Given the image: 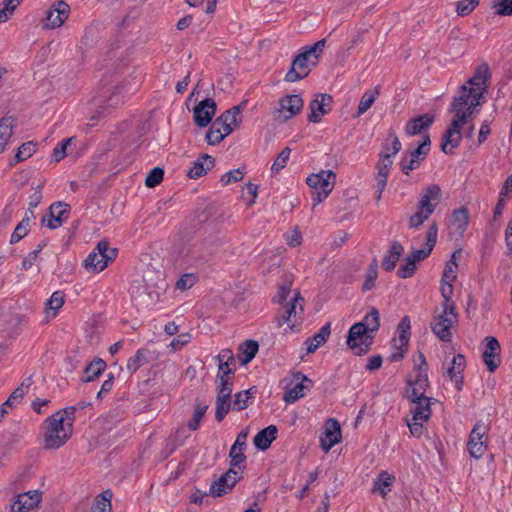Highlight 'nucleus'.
Returning <instances> with one entry per match:
<instances>
[{
	"instance_id": "obj_14",
	"label": "nucleus",
	"mask_w": 512,
	"mask_h": 512,
	"mask_svg": "<svg viewBox=\"0 0 512 512\" xmlns=\"http://www.w3.org/2000/svg\"><path fill=\"white\" fill-rule=\"evenodd\" d=\"M311 380L301 373L293 376L290 383L286 386L283 400L287 404H292L305 396L311 387Z\"/></svg>"
},
{
	"instance_id": "obj_18",
	"label": "nucleus",
	"mask_w": 512,
	"mask_h": 512,
	"mask_svg": "<svg viewBox=\"0 0 512 512\" xmlns=\"http://www.w3.org/2000/svg\"><path fill=\"white\" fill-rule=\"evenodd\" d=\"M240 479V473L236 469L230 468L225 474H223L217 481L210 486V495L213 497H220L235 486Z\"/></svg>"
},
{
	"instance_id": "obj_37",
	"label": "nucleus",
	"mask_w": 512,
	"mask_h": 512,
	"mask_svg": "<svg viewBox=\"0 0 512 512\" xmlns=\"http://www.w3.org/2000/svg\"><path fill=\"white\" fill-rule=\"evenodd\" d=\"M32 385V379L29 377L25 379L19 387H17L9 398L3 403L6 407L16 406L21 402L24 395L28 392L30 386Z\"/></svg>"
},
{
	"instance_id": "obj_57",
	"label": "nucleus",
	"mask_w": 512,
	"mask_h": 512,
	"mask_svg": "<svg viewBox=\"0 0 512 512\" xmlns=\"http://www.w3.org/2000/svg\"><path fill=\"white\" fill-rule=\"evenodd\" d=\"M164 177V171L160 167H155L148 173L145 179V185L149 188H153L159 185Z\"/></svg>"
},
{
	"instance_id": "obj_32",
	"label": "nucleus",
	"mask_w": 512,
	"mask_h": 512,
	"mask_svg": "<svg viewBox=\"0 0 512 512\" xmlns=\"http://www.w3.org/2000/svg\"><path fill=\"white\" fill-rule=\"evenodd\" d=\"M395 482V476L389 474L386 471H382L375 479L372 492L379 494L385 498L391 491V488Z\"/></svg>"
},
{
	"instance_id": "obj_4",
	"label": "nucleus",
	"mask_w": 512,
	"mask_h": 512,
	"mask_svg": "<svg viewBox=\"0 0 512 512\" xmlns=\"http://www.w3.org/2000/svg\"><path fill=\"white\" fill-rule=\"evenodd\" d=\"M462 105L463 103L461 102H451L450 111H453L455 114L442 138L441 150L445 154L453 153V150L460 145L462 139L461 128L472 115Z\"/></svg>"
},
{
	"instance_id": "obj_36",
	"label": "nucleus",
	"mask_w": 512,
	"mask_h": 512,
	"mask_svg": "<svg viewBox=\"0 0 512 512\" xmlns=\"http://www.w3.org/2000/svg\"><path fill=\"white\" fill-rule=\"evenodd\" d=\"M293 284V278L291 275L284 277L283 281L278 285L276 294L273 296V302L279 305H284L289 295L291 294V288Z\"/></svg>"
},
{
	"instance_id": "obj_55",
	"label": "nucleus",
	"mask_w": 512,
	"mask_h": 512,
	"mask_svg": "<svg viewBox=\"0 0 512 512\" xmlns=\"http://www.w3.org/2000/svg\"><path fill=\"white\" fill-rule=\"evenodd\" d=\"M407 261L404 264H401L398 269V275L402 278H408L411 277L419 263V260L421 258H406Z\"/></svg>"
},
{
	"instance_id": "obj_17",
	"label": "nucleus",
	"mask_w": 512,
	"mask_h": 512,
	"mask_svg": "<svg viewBox=\"0 0 512 512\" xmlns=\"http://www.w3.org/2000/svg\"><path fill=\"white\" fill-rule=\"evenodd\" d=\"M332 102V96L328 94H317L309 103L310 113L307 117L308 121L312 123L320 122L322 116L330 112Z\"/></svg>"
},
{
	"instance_id": "obj_29",
	"label": "nucleus",
	"mask_w": 512,
	"mask_h": 512,
	"mask_svg": "<svg viewBox=\"0 0 512 512\" xmlns=\"http://www.w3.org/2000/svg\"><path fill=\"white\" fill-rule=\"evenodd\" d=\"M434 122V116L430 114L419 115L407 122L405 133L414 136L427 130Z\"/></svg>"
},
{
	"instance_id": "obj_58",
	"label": "nucleus",
	"mask_w": 512,
	"mask_h": 512,
	"mask_svg": "<svg viewBox=\"0 0 512 512\" xmlns=\"http://www.w3.org/2000/svg\"><path fill=\"white\" fill-rule=\"evenodd\" d=\"M244 174L245 172L240 168L230 170L222 175L220 182L224 186L229 185L231 183H236L243 179Z\"/></svg>"
},
{
	"instance_id": "obj_23",
	"label": "nucleus",
	"mask_w": 512,
	"mask_h": 512,
	"mask_svg": "<svg viewBox=\"0 0 512 512\" xmlns=\"http://www.w3.org/2000/svg\"><path fill=\"white\" fill-rule=\"evenodd\" d=\"M468 222L469 213L467 208L461 207L453 211L448 223L449 235L456 238L462 237L467 229Z\"/></svg>"
},
{
	"instance_id": "obj_47",
	"label": "nucleus",
	"mask_w": 512,
	"mask_h": 512,
	"mask_svg": "<svg viewBox=\"0 0 512 512\" xmlns=\"http://www.w3.org/2000/svg\"><path fill=\"white\" fill-rule=\"evenodd\" d=\"M410 337H411L410 318L408 316H404L400 320V322L396 328L395 336L393 338L410 341Z\"/></svg>"
},
{
	"instance_id": "obj_2",
	"label": "nucleus",
	"mask_w": 512,
	"mask_h": 512,
	"mask_svg": "<svg viewBox=\"0 0 512 512\" xmlns=\"http://www.w3.org/2000/svg\"><path fill=\"white\" fill-rule=\"evenodd\" d=\"M490 77L489 67L487 64L480 65L472 78L467 84L462 85L459 94L453 97L452 102H461L462 106L473 114L474 109L480 105V99L483 97L487 89V81Z\"/></svg>"
},
{
	"instance_id": "obj_5",
	"label": "nucleus",
	"mask_w": 512,
	"mask_h": 512,
	"mask_svg": "<svg viewBox=\"0 0 512 512\" xmlns=\"http://www.w3.org/2000/svg\"><path fill=\"white\" fill-rule=\"evenodd\" d=\"M389 139L392 141V152H380L379 160L376 164L377 173L375 175V199L377 201L381 199L382 193L386 188L390 170L394 162V157L401 151L402 148V144L393 130H389Z\"/></svg>"
},
{
	"instance_id": "obj_13",
	"label": "nucleus",
	"mask_w": 512,
	"mask_h": 512,
	"mask_svg": "<svg viewBox=\"0 0 512 512\" xmlns=\"http://www.w3.org/2000/svg\"><path fill=\"white\" fill-rule=\"evenodd\" d=\"M286 307H288V308L284 312V314L277 318V325L279 327H282L285 324H287V326L284 328V333L297 331L298 324H295V323L291 324L290 322H291V318L298 314V310L300 312L303 311L304 298L301 296V294L298 291H294L293 295L290 298V301L286 304Z\"/></svg>"
},
{
	"instance_id": "obj_56",
	"label": "nucleus",
	"mask_w": 512,
	"mask_h": 512,
	"mask_svg": "<svg viewBox=\"0 0 512 512\" xmlns=\"http://www.w3.org/2000/svg\"><path fill=\"white\" fill-rule=\"evenodd\" d=\"M290 153L291 149L286 147L278 154L271 167L272 173H278L280 170L286 167Z\"/></svg>"
},
{
	"instance_id": "obj_51",
	"label": "nucleus",
	"mask_w": 512,
	"mask_h": 512,
	"mask_svg": "<svg viewBox=\"0 0 512 512\" xmlns=\"http://www.w3.org/2000/svg\"><path fill=\"white\" fill-rule=\"evenodd\" d=\"M258 348H259V346L256 341H253V340L246 341L241 348L242 363L246 364V363L250 362L257 354Z\"/></svg>"
},
{
	"instance_id": "obj_35",
	"label": "nucleus",
	"mask_w": 512,
	"mask_h": 512,
	"mask_svg": "<svg viewBox=\"0 0 512 512\" xmlns=\"http://www.w3.org/2000/svg\"><path fill=\"white\" fill-rule=\"evenodd\" d=\"M65 302L64 293L55 291L46 302L45 313L48 319L54 318Z\"/></svg>"
},
{
	"instance_id": "obj_21",
	"label": "nucleus",
	"mask_w": 512,
	"mask_h": 512,
	"mask_svg": "<svg viewBox=\"0 0 512 512\" xmlns=\"http://www.w3.org/2000/svg\"><path fill=\"white\" fill-rule=\"evenodd\" d=\"M42 500L39 490L19 494L11 505V512H29L36 508Z\"/></svg>"
},
{
	"instance_id": "obj_24",
	"label": "nucleus",
	"mask_w": 512,
	"mask_h": 512,
	"mask_svg": "<svg viewBox=\"0 0 512 512\" xmlns=\"http://www.w3.org/2000/svg\"><path fill=\"white\" fill-rule=\"evenodd\" d=\"M70 7L67 3L59 1L53 5L46 14L45 28L54 29L60 27L68 18Z\"/></svg>"
},
{
	"instance_id": "obj_26",
	"label": "nucleus",
	"mask_w": 512,
	"mask_h": 512,
	"mask_svg": "<svg viewBox=\"0 0 512 512\" xmlns=\"http://www.w3.org/2000/svg\"><path fill=\"white\" fill-rule=\"evenodd\" d=\"M438 237V227L435 223L428 228L424 241L419 248L411 251L408 256H429L433 251Z\"/></svg>"
},
{
	"instance_id": "obj_19",
	"label": "nucleus",
	"mask_w": 512,
	"mask_h": 512,
	"mask_svg": "<svg viewBox=\"0 0 512 512\" xmlns=\"http://www.w3.org/2000/svg\"><path fill=\"white\" fill-rule=\"evenodd\" d=\"M216 109L213 99L207 98L200 101L193 109L194 123L199 127H206L215 115Z\"/></svg>"
},
{
	"instance_id": "obj_48",
	"label": "nucleus",
	"mask_w": 512,
	"mask_h": 512,
	"mask_svg": "<svg viewBox=\"0 0 512 512\" xmlns=\"http://www.w3.org/2000/svg\"><path fill=\"white\" fill-rule=\"evenodd\" d=\"M29 223H30V217H24L15 227L10 242L11 243H17L21 239H23L29 231Z\"/></svg>"
},
{
	"instance_id": "obj_63",
	"label": "nucleus",
	"mask_w": 512,
	"mask_h": 512,
	"mask_svg": "<svg viewBox=\"0 0 512 512\" xmlns=\"http://www.w3.org/2000/svg\"><path fill=\"white\" fill-rule=\"evenodd\" d=\"M72 138L63 139L53 149L52 157L55 162L61 161L66 156L67 146L70 144Z\"/></svg>"
},
{
	"instance_id": "obj_28",
	"label": "nucleus",
	"mask_w": 512,
	"mask_h": 512,
	"mask_svg": "<svg viewBox=\"0 0 512 512\" xmlns=\"http://www.w3.org/2000/svg\"><path fill=\"white\" fill-rule=\"evenodd\" d=\"M215 158L208 154H203L192 162V166L187 172V176L191 179H198L205 175L212 167H214Z\"/></svg>"
},
{
	"instance_id": "obj_40",
	"label": "nucleus",
	"mask_w": 512,
	"mask_h": 512,
	"mask_svg": "<svg viewBox=\"0 0 512 512\" xmlns=\"http://www.w3.org/2000/svg\"><path fill=\"white\" fill-rule=\"evenodd\" d=\"M112 492L110 490L103 491L96 496L91 512H111Z\"/></svg>"
},
{
	"instance_id": "obj_11",
	"label": "nucleus",
	"mask_w": 512,
	"mask_h": 512,
	"mask_svg": "<svg viewBox=\"0 0 512 512\" xmlns=\"http://www.w3.org/2000/svg\"><path fill=\"white\" fill-rule=\"evenodd\" d=\"M373 335L365 331L362 324L355 323L351 326L347 345L356 355H362L368 352L372 344Z\"/></svg>"
},
{
	"instance_id": "obj_64",
	"label": "nucleus",
	"mask_w": 512,
	"mask_h": 512,
	"mask_svg": "<svg viewBox=\"0 0 512 512\" xmlns=\"http://www.w3.org/2000/svg\"><path fill=\"white\" fill-rule=\"evenodd\" d=\"M432 213H425L424 210L417 209L416 213L410 216L409 227L417 228L422 225Z\"/></svg>"
},
{
	"instance_id": "obj_7",
	"label": "nucleus",
	"mask_w": 512,
	"mask_h": 512,
	"mask_svg": "<svg viewBox=\"0 0 512 512\" xmlns=\"http://www.w3.org/2000/svg\"><path fill=\"white\" fill-rule=\"evenodd\" d=\"M412 406L410 413L412 417L407 419V426L410 433L414 437H420L423 432V425L430 419L432 410L431 405L434 400L429 397H414L410 398Z\"/></svg>"
},
{
	"instance_id": "obj_50",
	"label": "nucleus",
	"mask_w": 512,
	"mask_h": 512,
	"mask_svg": "<svg viewBox=\"0 0 512 512\" xmlns=\"http://www.w3.org/2000/svg\"><path fill=\"white\" fill-rule=\"evenodd\" d=\"M231 407L230 397L217 396L215 417L220 422L228 414Z\"/></svg>"
},
{
	"instance_id": "obj_34",
	"label": "nucleus",
	"mask_w": 512,
	"mask_h": 512,
	"mask_svg": "<svg viewBox=\"0 0 512 512\" xmlns=\"http://www.w3.org/2000/svg\"><path fill=\"white\" fill-rule=\"evenodd\" d=\"M330 335V324L324 325L318 333L313 337L308 338L305 342L306 350L308 353L315 352L321 345H323Z\"/></svg>"
},
{
	"instance_id": "obj_60",
	"label": "nucleus",
	"mask_w": 512,
	"mask_h": 512,
	"mask_svg": "<svg viewBox=\"0 0 512 512\" xmlns=\"http://www.w3.org/2000/svg\"><path fill=\"white\" fill-rule=\"evenodd\" d=\"M227 135L222 133V130L215 127L214 123L210 126L206 134V140L210 145L219 144Z\"/></svg>"
},
{
	"instance_id": "obj_27",
	"label": "nucleus",
	"mask_w": 512,
	"mask_h": 512,
	"mask_svg": "<svg viewBox=\"0 0 512 512\" xmlns=\"http://www.w3.org/2000/svg\"><path fill=\"white\" fill-rule=\"evenodd\" d=\"M466 367V360L462 354L453 357L451 366L447 369V376L454 382L457 390L462 389L463 385V372Z\"/></svg>"
},
{
	"instance_id": "obj_46",
	"label": "nucleus",
	"mask_w": 512,
	"mask_h": 512,
	"mask_svg": "<svg viewBox=\"0 0 512 512\" xmlns=\"http://www.w3.org/2000/svg\"><path fill=\"white\" fill-rule=\"evenodd\" d=\"M229 456L231 459L230 468L236 469L241 474L244 468V462L246 460V457L244 456V450L231 447Z\"/></svg>"
},
{
	"instance_id": "obj_15",
	"label": "nucleus",
	"mask_w": 512,
	"mask_h": 512,
	"mask_svg": "<svg viewBox=\"0 0 512 512\" xmlns=\"http://www.w3.org/2000/svg\"><path fill=\"white\" fill-rule=\"evenodd\" d=\"M70 206L64 202H55L50 205L46 214L42 216L41 224L50 229L59 228L69 217Z\"/></svg>"
},
{
	"instance_id": "obj_42",
	"label": "nucleus",
	"mask_w": 512,
	"mask_h": 512,
	"mask_svg": "<svg viewBox=\"0 0 512 512\" xmlns=\"http://www.w3.org/2000/svg\"><path fill=\"white\" fill-rule=\"evenodd\" d=\"M105 368L106 363L101 359L91 362L84 371L83 381H93L105 370Z\"/></svg>"
},
{
	"instance_id": "obj_3",
	"label": "nucleus",
	"mask_w": 512,
	"mask_h": 512,
	"mask_svg": "<svg viewBox=\"0 0 512 512\" xmlns=\"http://www.w3.org/2000/svg\"><path fill=\"white\" fill-rule=\"evenodd\" d=\"M326 45V40L321 39L310 46H305L292 61L291 68L285 75L287 82H296L307 77L311 71L309 65L316 66L320 55Z\"/></svg>"
},
{
	"instance_id": "obj_49",
	"label": "nucleus",
	"mask_w": 512,
	"mask_h": 512,
	"mask_svg": "<svg viewBox=\"0 0 512 512\" xmlns=\"http://www.w3.org/2000/svg\"><path fill=\"white\" fill-rule=\"evenodd\" d=\"M234 378H216L217 396L231 397Z\"/></svg>"
},
{
	"instance_id": "obj_30",
	"label": "nucleus",
	"mask_w": 512,
	"mask_h": 512,
	"mask_svg": "<svg viewBox=\"0 0 512 512\" xmlns=\"http://www.w3.org/2000/svg\"><path fill=\"white\" fill-rule=\"evenodd\" d=\"M240 113V106L232 107L225 111L213 122L215 127L222 130L225 135H230L233 131L232 125L236 124V116Z\"/></svg>"
},
{
	"instance_id": "obj_38",
	"label": "nucleus",
	"mask_w": 512,
	"mask_h": 512,
	"mask_svg": "<svg viewBox=\"0 0 512 512\" xmlns=\"http://www.w3.org/2000/svg\"><path fill=\"white\" fill-rule=\"evenodd\" d=\"M13 124L14 119L11 117H4L0 120V153L4 151L13 134Z\"/></svg>"
},
{
	"instance_id": "obj_9",
	"label": "nucleus",
	"mask_w": 512,
	"mask_h": 512,
	"mask_svg": "<svg viewBox=\"0 0 512 512\" xmlns=\"http://www.w3.org/2000/svg\"><path fill=\"white\" fill-rule=\"evenodd\" d=\"M488 430V425L483 421H478L474 425L467 441V450L471 457L479 459L486 452L488 444Z\"/></svg>"
},
{
	"instance_id": "obj_12",
	"label": "nucleus",
	"mask_w": 512,
	"mask_h": 512,
	"mask_svg": "<svg viewBox=\"0 0 512 512\" xmlns=\"http://www.w3.org/2000/svg\"><path fill=\"white\" fill-rule=\"evenodd\" d=\"M304 101L300 95H286L279 100V107L275 112V119L280 122H286L303 109Z\"/></svg>"
},
{
	"instance_id": "obj_44",
	"label": "nucleus",
	"mask_w": 512,
	"mask_h": 512,
	"mask_svg": "<svg viewBox=\"0 0 512 512\" xmlns=\"http://www.w3.org/2000/svg\"><path fill=\"white\" fill-rule=\"evenodd\" d=\"M198 275L196 273H185L175 283V289L180 292H185L191 289L198 282Z\"/></svg>"
},
{
	"instance_id": "obj_25",
	"label": "nucleus",
	"mask_w": 512,
	"mask_h": 512,
	"mask_svg": "<svg viewBox=\"0 0 512 512\" xmlns=\"http://www.w3.org/2000/svg\"><path fill=\"white\" fill-rule=\"evenodd\" d=\"M441 198V189L436 184L427 186L420 195L417 207L425 213H433Z\"/></svg>"
},
{
	"instance_id": "obj_43",
	"label": "nucleus",
	"mask_w": 512,
	"mask_h": 512,
	"mask_svg": "<svg viewBox=\"0 0 512 512\" xmlns=\"http://www.w3.org/2000/svg\"><path fill=\"white\" fill-rule=\"evenodd\" d=\"M378 94L379 90L377 88L374 90H367L364 92L358 104V116L364 114L373 105Z\"/></svg>"
},
{
	"instance_id": "obj_45",
	"label": "nucleus",
	"mask_w": 512,
	"mask_h": 512,
	"mask_svg": "<svg viewBox=\"0 0 512 512\" xmlns=\"http://www.w3.org/2000/svg\"><path fill=\"white\" fill-rule=\"evenodd\" d=\"M37 150V143L28 141L23 143L15 154L16 163L22 162L31 157Z\"/></svg>"
},
{
	"instance_id": "obj_8",
	"label": "nucleus",
	"mask_w": 512,
	"mask_h": 512,
	"mask_svg": "<svg viewBox=\"0 0 512 512\" xmlns=\"http://www.w3.org/2000/svg\"><path fill=\"white\" fill-rule=\"evenodd\" d=\"M334 178L335 174L331 170H322L307 177L306 183L313 189L312 200L314 206L324 201L332 192L334 182L331 179Z\"/></svg>"
},
{
	"instance_id": "obj_54",
	"label": "nucleus",
	"mask_w": 512,
	"mask_h": 512,
	"mask_svg": "<svg viewBox=\"0 0 512 512\" xmlns=\"http://www.w3.org/2000/svg\"><path fill=\"white\" fill-rule=\"evenodd\" d=\"M208 409V405H198L193 413L192 418L188 421V428L192 431L197 430L200 427V423L204 418V415Z\"/></svg>"
},
{
	"instance_id": "obj_41",
	"label": "nucleus",
	"mask_w": 512,
	"mask_h": 512,
	"mask_svg": "<svg viewBox=\"0 0 512 512\" xmlns=\"http://www.w3.org/2000/svg\"><path fill=\"white\" fill-rule=\"evenodd\" d=\"M112 258H85L82 266L89 273H99L103 271L111 262Z\"/></svg>"
},
{
	"instance_id": "obj_31",
	"label": "nucleus",
	"mask_w": 512,
	"mask_h": 512,
	"mask_svg": "<svg viewBox=\"0 0 512 512\" xmlns=\"http://www.w3.org/2000/svg\"><path fill=\"white\" fill-rule=\"evenodd\" d=\"M278 429L275 425H270L265 429L259 431L254 437V445L259 450H267L272 442L276 439Z\"/></svg>"
},
{
	"instance_id": "obj_39",
	"label": "nucleus",
	"mask_w": 512,
	"mask_h": 512,
	"mask_svg": "<svg viewBox=\"0 0 512 512\" xmlns=\"http://www.w3.org/2000/svg\"><path fill=\"white\" fill-rule=\"evenodd\" d=\"M357 324H362L365 328V331L369 332L373 335L379 329L380 326V314L376 308H372L363 318L362 321L357 322Z\"/></svg>"
},
{
	"instance_id": "obj_59",
	"label": "nucleus",
	"mask_w": 512,
	"mask_h": 512,
	"mask_svg": "<svg viewBox=\"0 0 512 512\" xmlns=\"http://www.w3.org/2000/svg\"><path fill=\"white\" fill-rule=\"evenodd\" d=\"M492 8H494L495 14L497 15L511 16L512 0H494Z\"/></svg>"
},
{
	"instance_id": "obj_52",
	"label": "nucleus",
	"mask_w": 512,
	"mask_h": 512,
	"mask_svg": "<svg viewBox=\"0 0 512 512\" xmlns=\"http://www.w3.org/2000/svg\"><path fill=\"white\" fill-rule=\"evenodd\" d=\"M408 344H409V341H407V340H400V339L393 338V340H392L393 352L391 354V359L393 361L401 360L407 351Z\"/></svg>"
},
{
	"instance_id": "obj_53",
	"label": "nucleus",
	"mask_w": 512,
	"mask_h": 512,
	"mask_svg": "<svg viewBox=\"0 0 512 512\" xmlns=\"http://www.w3.org/2000/svg\"><path fill=\"white\" fill-rule=\"evenodd\" d=\"M408 344H409V341H407V340H400V339L393 338V340H392L393 352L391 354V359L393 361L401 360L407 351Z\"/></svg>"
},
{
	"instance_id": "obj_22",
	"label": "nucleus",
	"mask_w": 512,
	"mask_h": 512,
	"mask_svg": "<svg viewBox=\"0 0 512 512\" xmlns=\"http://www.w3.org/2000/svg\"><path fill=\"white\" fill-rule=\"evenodd\" d=\"M458 263L456 258H451L445 265L441 280V295L443 299H450L453 295V283L457 278Z\"/></svg>"
},
{
	"instance_id": "obj_20",
	"label": "nucleus",
	"mask_w": 512,
	"mask_h": 512,
	"mask_svg": "<svg viewBox=\"0 0 512 512\" xmlns=\"http://www.w3.org/2000/svg\"><path fill=\"white\" fill-rule=\"evenodd\" d=\"M341 428L335 419H329L320 436V446L327 453L341 441Z\"/></svg>"
},
{
	"instance_id": "obj_33",
	"label": "nucleus",
	"mask_w": 512,
	"mask_h": 512,
	"mask_svg": "<svg viewBox=\"0 0 512 512\" xmlns=\"http://www.w3.org/2000/svg\"><path fill=\"white\" fill-rule=\"evenodd\" d=\"M429 386L427 369H420V372H416L414 380L411 382V393L409 398L425 397L424 394Z\"/></svg>"
},
{
	"instance_id": "obj_62",
	"label": "nucleus",
	"mask_w": 512,
	"mask_h": 512,
	"mask_svg": "<svg viewBox=\"0 0 512 512\" xmlns=\"http://www.w3.org/2000/svg\"><path fill=\"white\" fill-rule=\"evenodd\" d=\"M145 361V353L138 350L136 354L127 362V370L131 373L136 372Z\"/></svg>"
},
{
	"instance_id": "obj_1",
	"label": "nucleus",
	"mask_w": 512,
	"mask_h": 512,
	"mask_svg": "<svg viewBox=\"0 0 512 512\" xmlns=\"http://www.w3.org/2000/svg\"><path fill=\"white\" fill-rule=\"evenodd\" d=\"M75 407L58 410L43 424V444L46 449L62 447L72 436Z\"/></svg>"
},
{
	"instance_id": "obj_10",
	"label": "nucleus",
	"mask_w": 512,
	"mask_h": 512,
	"mask_svg": "<svg viewBox=\"0 0 512 512\" xmlns=\"http://www.w3.org/2000/svg\"><path fill=\"white\" fill-rule=\"evenodd\" d=\"M430 145V136L428 134L423 135V140L416 149L402 155L399 163L401 171L404 174L409 175L412 170L417 169L428 155Z\"/></svg>"
},
{
	"instance_id": "obj_6",
	"label": "nucleus",
	"mask_w": 512,
	"mask_h": 512,
	"mask_svg": "<svg viewBox=\"0 0 512 512\" xmlns=\"http://www.w3.org/2000/svg\"><path fill=\"white\" fill-rule=\"evenodd\" d=\"M457 323V314L455 313L454 303L450 299H443L439 308L435 310V315L431 322V328L434 334L442 341H450L452 337L451 329Z\"/></svg>"
},
{
	"instance_id": "obj_16",
	"label": "nucleus",
	"mask_w": 512,
	"mask_h": 512,
	"mask_svg": "<svg viewBox=\"0 0 512 512\" xmlns=\"http://www.w3.org/2000/svg\"><path fill=\"white\" fill-rule=\"evenodd\" d=\"M482 357L490 372H494L498 368L500 364V344L495 337L487 336L484 339Z\"/></svg>"
},
{
	"instance_id": "obj_61",
	"label": "nucleus",
	"mask_w": 512,
	"mask_h": 512,
	"mask_svg": "<svg viewBox=\"0 0 512 512\" xmlns=\"http://www.w3.org/2000/svg\"><path fill=\"white\" fill-rule=\"evenodd\" d=\"M378 271H377V265L372 264L369 266L367 273H366V279L363 283V290L369 291L374 288L375 286V280L377 279Z\"/></svg>"
}]
</instances>
